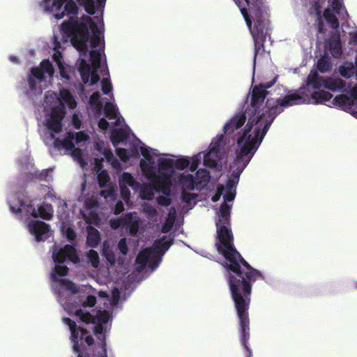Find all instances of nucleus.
Returning a JSON list of instances; mask_svg holds the SVG:
<instances>
[{
    "mask_svg": "<svg viewBox=\"0 0 357 357\" xmlns=\"http://www.w3.org/2000/svg\"><path fill=\"white\" fill-rule=\"evenodd\" d=\"M120 184L123 186H129L133 189H137L139 184L134 178L132 175L128 172H123L120 178Z\"/></svg>",
    "mask_w": 357,
    "mask_h": 357,
    "instance_id": "obj_33",
    "label": "nucleus"
},
{
    "mask_svg": "<svg viewBox=\"0 0 357 357\" xmlns=\"http://www.w3.org/2000/svg\"><path fill=\"white\" fill-rule=\"evenodd\" d=\"M41 68L43 70H44V74L47 73L50 76H52L54 74V68L52 63L48 59H44L40 63Z\"/></svg>",
    "mask_w": 357,
    "mask_h": 357,
    "instance_id": "obj_46",
    "label": "nucleus"
},
{
    "mask_svg": "<svg viewBox=\"0 0 357 357\" xmlns=\"http://www.w3.org/2000/svg\"><path fill=\"white\" fill-rule=\"evenodd\" d=\"M102 351L98 352L97 356L98 357H108L107 356V344H106V340H105V337L103 336V341L102 344Z\"/></svg>",
    "mask_w": 357,
    "mask_h": 357,
    "instance_id": "obj_64",
    "label": "nucleus"
},
{
    "mask_svg": "<svg viewBox=\"0 0 357 357\" xmlns=\"http://www.w3.org/2000/svg\"><path fill=\"white\" fill-rule=\"evenodd\" d=\"M166 177L154 173L151 179V184L155 191L162 192L165 195H169L172 185L171 178H166Z\"/></svg>",
    "mask_w": 357,
    "mask_h": 357,
    "instance_id": "obj_17",
    "label": "nucleus"
},
{
    "mask_svg": "<svg viewBox=\"0 0 357 357\" xmlns=\"http://www.w3.org/2000/svg\"><path fill=\"white\" fill-rule=\"evenodd\" d=\"M66 237L70 242L73 241L76 238L77 234L72 227H68L66 229Z\"/></svg>",
    "mask_w": 357,
    "mask_h": 357,
    "instance_id": "obj_59",
    "label": "nucleus"
},
{
    "mask_svg": "<svg viewBox=\"0 0 357 357\" xmlns=\"http://www.w3.org/2000/svg\"><path fill=\"white\" fill-rule=\"evenodd\" d=\"M250 303L234 306L239 321V331L241 333V344L246 351L245 357H252V351L248 346L250 339V319L249 308Z\"/></svg>",
    "mask_w": 357,
    "mask_h": 357,
    "instance_id": "obj_9",
    "label": "nucleus"
},
{
    "mask_svg": "<svg viewBox=\"0 0 357 357\" xmlns=\"http://www.w3.org/2000/svg\"><path fill=\"white\" fill-rule=\"evenodd\" d=\"M244 1L252 15L254 22L268 20L262 0H244Z\"/></svg>",
    "mask_w": 357,
    "mask_h": 357,
    "instance_id": "obj_15",
    "label": "nucleus"
},
{
    "mask_svg": "<svg viewBox=\"0 0 357 357\" xmlns=\"http://www.w3.org/2000/svg\"><path fill=\"white\" fill-rule=\"evenodd\" d=\"M169 195H161L157 198L158 204L160 206H168L171 204L172 200Z\"/></svg>",
    "mask_w": 357,
    "mask_h": 357,
    "instance_id": "obj_55",
    "label": "nucleus"
},
{
    "mask_svg": "<svg viewBox=\"0 0 357 357\" xmlns=\"http://www.w3.org/2000/svg\"><path fill=\"white\" fill-rule=\"evenodd\" d=\"M328 3L332 7L333 11L342 19H344L349 16L346 8L343 6L342 0H328Z\"/></svg>",
    "mask_w": 357,
    "mask_h": 357,
    "instance_id": "obj_29",
    "label": "nucleus"
},
{
    "mask_svg": "<svg viewBox=\"0 0 357 357\" xmlns=\"http://www.w3.org/2000/svg\"><path fill=\"white\" fill-rule=\"evenodd\" d=\"M100 95L98 91L93 93L89 98V102L91 105L96 107L98 111H100L102 107V103L100 101Z\"/></svg>",
    "mask_w": 357,
    "mask_h": 357,
    "instance_id": "obj_43",
    "label": "nucleus"
},
{
    "mask_svg": "<svg viewBox=\"0 0 357 357\" xmlns=\"http://www.w3.org/2000/svg\"><path fill=\"white\" fill-rule=\"evenodd\" d=\"M64 117V112L60 108H54L52 109L50 119L56 120L59 121H61Z\"/></svg>",
    "mask_w": 357,
    "mask_h": 357,
    "instance_id": "obj_50",
    "label": "nucleus"
},
{
    "mask_svg": "<svg viewBox=\"0 0 357 357\" xmlns=\"http://www.w3.org/2000/svg\"><path fill=\"white\" fill-rule=\"evenodd\" d=\"M118 248L123 255L128 253V245L126 239L125 238H121L118 243Z\"/></svg>",
    "mask_w": 357,
    "mask_h": 357,
    "instance_id": "obj_58",
    "label": "nucleus"
},
{
    "mask_svg": "<svg viewBox=\"0 0 357 357\" xmlns=\"http://www.w3.org/2000/svg\"><path fill=\"white\" fill-rule=\"evenodd\" d=\"M105 114L109 119H116L118 114L116 107L110 102H107L105 105Z\"/></svg>",
    "mask_w": 357,
    "mask_h": 357,
    "instance_id": "obj_39",
    "label": "nucleus"
},
{
    "mask_svg": "<svg viewBox=\"0 0 357 357\" xmlns=\"http://www.w3.org/2000/svg\"><path fill=\"white\" fill-rule=\"evenodd\" d=\"M68 138H65L63 139V148L69 151H76L79 152V149L76 148L74 143L73 142V139L75 138V133L70 132L68 133Z\"/></svg>",
    "mask_w": 357,
    "mask_h": 357,
    "instance_id": "obj_38",
    "label": "nucleus"
},
{
    "mask_svg": "<svg viewBox=\"0 0 357 357\" xmlns=\"http://www.w3.org/2000/svg\"><path fill=\"white\" fill-rule=\"evenodd\" d=\"M158 173L166 178H171L174 173L173 159L164 158L158 162Z\"/></svg>",
    "mask_w": 357,
    "mask_h": 357,
    "instance_id": "obj_20",
    "label": "nucleus"
},
{
    "mask_svg": "<svg viewBox=\"0 0 357 357\" xmlns=\"http://www.w3.org/2000/svg\"><path fill=\"white\" fill-rule=\"evenodd\" d=\"M29 75H31L33 78L39 81H43L45 78L44 70L38 67H33L31 70V74Z\"/></svg>",
    "mask_w": 357,
    "mask_h": 357,
    "instance_id": "obj_47",
    "label": "nucleus"
},
{
    "mask_svg": "<svg viewBox=\"0 0 357 357\" xmlns=\"http://www.w3.org/2000/svg\"><path fill=\"white\" fill-rule=\"evenodd\" d=\"M333 105L340 107L354 116H357V98H351L347 95L340 94L333 98Z\"/></svg>",
    "mask_w": 357,
    "mask_h": 357,
    "instance_id": "obj_12",
    "label": "nucleus"
},
{
    "mask_svg": "<svg viewBox=\"0 0 357 357\" xmlns=\"http://www.w3.org/2000/svg\"><path fill=\"white\" fill-rule=\"evenodd\" d=\"M339 73L344 78L349 79L356 74V66L352 62L345 61L339 66Z\"/></svg>",
    "mask_w": 357,
    "mask_h": 357,
    "instance_id": "obj_27",
    "label": "nucleus"
},
{
    "mask_svg": "<svg viewBox=\"0 0 357 357\" xmlns=\"http://www.w3.org/2000/svg\"><path fill=\"white\" fill-rule=\"evenodd\" d=\"M96 303V298L95 296L89 295L84 301L82 305L84 307H93Z\"/></svg>",
    "mask_w": 357,
    "mask_h": 357,
    "instance_id": "obj_56",
    "label": "nucleus"
},
{
    "mask_svg": "<svg viewBox=\"0 0 357 357\" xmlns=\"http://www.w3.org/2000/svg\"><path fill=\"white\" fill-rule=\"evenodd\" d=\"M67 0H43V7L46 12L52 13L56 19L64 17V12H60Z\"/></svg>",
    "mask_w": 357,
    "mask_h": 357,
    "instance_id": "obj_18",
    "label": "nucleus"
},
{
    "mask_svg": "<svg viewBox=\"0 0 357 357\" xmlns=\"http://www.w3.org/2000/svg\"><path fill=\"white\" fill-rule=\"evenodd\" d=\"M173 243V238L167 240L165 236L161 238L156 240L153 243L154 254L157 256V259L160 262V255H163Z\"/></svg>",
    "mask_w": 357,
    "mask_h": 357,
    "instance_id": "obj_19",
    "label": "nucleus"
},
{
    "mask_svg": "<svg viewBox=\"0 0 357 357\" xmlns=\"http://www.w3.org/2000/svg\"><path fill=\"white\" fill-rule=\"evenodd\" d=\"M216 233L215 247L225 259L223 266L229 273L227 281L234 306L250 303L252 283L262 275L236 249L230 226L218 225Z\"/></svg>",
    "mask_w": 357,
    "mask_h": 357,
    "instance_id": "obj_1",
    "label": "nucleus"
},
{
    "mask_svg": "<svg viewBox=\"0 0 357 357\" xmlns=\"http://www.w3.org/2000/svg\"><path fill=\"white\" fill-rule=\"evenodd\" d=\"M30 233L35 236L36 241H45L48 237L50 225L40 220H31L28 225Z\"/></svg>",
    "mask_w": 357,
    "mask_h": 357,
    "instance_id": "obj_14",
    "label": "nucleus"
},
{
    "mask_svg": "<svg viewBox=\"0 0 357 357\" xmlns=\"http://www.w3.org/2000/svg\"><path fill=\"white\" fill-rule=\"evenodd\" d=\"M87 257L91 264V266L94 268H97L100 263L99 255L98 252L96 250L91 249L89 251Z\"/></svg>",
    "mask_w": 357,
    "mask_h": 357,
    "instance_id": "obj_45",
    "label": "nucleus"
},
{
    "mask_svg": "<svg viewBox=\"0 0 357 357\" xmlns=\"http://www.w3.org/2000/svg\"><path fill=\"white\" fill-rule=\"evenodd\" d=\"M89 55L91 66L85 59H82L79 71L83 83L92 86L97 84L100 80V76L97 71L100 66L101 54L99 50H93L89 52Z\"/></svg>",
    "mask_w": 357,
    "mask_h": 357,
    "instance_id": "obj_6",
    "label": "nucleus"
},
{
    "mask_svg": "<svg viewBox=\"0 0 357 357\" xmlns=\"http://www.w3.org/2000/svg\"><path fill=\"white\" fill-rule=\"evenodd\" d=\"M276 77L272 81L265 83H261L258 85H255L250 93L248 100L250 98V110L252 113L256 112V108H259V105L264 104L266 97L268 95V91L276 82Z\"/></svg>",
    "mask_w": 357,
    "mask_h": 357,
    "instance_id": "obj_10",
    "label": "nucleus"
},
{
    "mask_svg": "<svg viewBox=\"0 0 357 357\" xmlns=\"http://www.w3.org/2000/svg\"><path fill=\"white\" fill-rule=\"evenodd\" d=\"M60 282L61 284L66 287V289L70 290L74 293L77 292L75 284L72 281L63 279L61 280Z\"/></svg>",
    "mask_w": 357,
    "mask_h": 357,
    "instance_id": "obj_57",
    "label": "nucleus"
},
{
    "mask_svg": "<svg viewBox=\"0 0 357 357\" xmlns=\"http://www.w3.org/2000/svg\"><path fill=\"white\" fill-rule=\"evenodd\" d=\"M104 331L105 328L102 325L98 324L94 326L93 328V333L94 334L98 337V339L101 341V344H102L103 341V336L105 337V335H104Z\"/></svg>",
    "mask_w": 357,
    "mask_h": 357,
    "instance_id": "obj_53",
    "label": "nucleus"
},
{
    "mask_svg": "<svg viewBox=\"0 0 357 357\" xmlns=\"http://www.w3.org/2000/svg\"><path fill=\"white\" fill-rule=\"evenodd\" d=\"M89 28L93 35H100V28L90 16L83 17L81 22L70 20L64 21L61 24L62 31L71 36L73 47L84 54L89 52L87 43L89 39Z\"/></svg>",
    "mask_w": 357,
    "mask_h": 357,
    "instance_id": "obj_3",
    "label": "nucleus"
},
{
    "mask_svg": "<svg viewBox=\"0 0 357 357\" xmlns=\"http://www.w3.org/2000/svg\"><path fill=\"white\" fill-rule=\"evenodd\" d=\"M63 322L66 324L71 332V341L73 343V350L77 353V357H91L87 352L82 351V342L86 343L88 346L93 344L94 340L89 332L83 328L77 327L75 321L70 318H63Z\"/></svg>",
    "mask_w": 357,
    "mask_h": 357,
    "instance_id": "obj_7",
    "label": "nucleus"
},
{
    "mask_svg": "<svg viewBox=\"0 0 357 357\" xmlns=\"http://www.w3.org/2000/svg\"><path fill=\"white\" fill-rule=\"evenodd\" d=\"M308 100L307 96L294 92L275 101L268 98L266 103L264 102L263 105H259V108H256L255 113L251 112L250 105H248L245 112L237 113L225 123L223 128L224 132L225 134L234 132L245 123L248 118V121L245 128L263 140L275 117L282 112L283 107L302 104Z\"/></svg>",
    "mask_w": 357,
    "mask_h": 357,
    "instance_id": "obj_2",
    "label": "nucleus"
},
{
    "mask_svg": "<svg viewBox=\"0 0 357 357\" xmlns=\"http://www.w3.org/2000/svg\"><path fill=\"white\" fill-rule=\"evenodd\" d=\"M261 142L262 140L245 128L236 140V157L230 165L232 173L241 176Z\"/></svg>",
    "mask_w": 357,
    "mask_h": 357,
    "instance_id": "obj_4",
    "label": "nucleus"
},
{
    "mask_svg": "<svg viewBox=\"0 0 357 357\" xmlns=\"http://www.w3.org/2000/svg\"><path fill=\"white\" fill-rule=\"evenodd\" d=\"M346 86V82L340 78L328 77L324 80V87L335 91L337 89H342Z\"/></svg>",
    "mask_w": 357,
    "mask_h": 357,
    "instance_id": "obj_28",
    "label": "nucleus"
},
{
    "mask_svg": "<svg viewBox=\"0 0 357 357\" xmlns=\"http://www.w3.org/2000/svg\"><path fill=\"white\" fill-rule=\"evenodd\" d=\"M121 195L124 200H127L130 198V192L127 186H123L120 184Z\"/></svg>",
    "mask_w": 357,
    "mask_h": 357,
    "instance_id": "obj_61",
    "label": "nucleus"
},
{
    "mask_svg": "<svg viewBox=\"0 0 357 357\" xmlns=\"http://www.w3.org/2000/svg\"><path fill=\"white\" fill-rule=\"evenodd\" d=\"M210 172L206 169H200L195 174V183L200 187L205 186L210 181Z\"/></svg>",
    "mask_w": 357,
    "mask_h": 357,
    "instance_id": "obj_31",
    "label": "nucleus"
},
{
    "mask_svg": "<svg viewBox=\"0 0 357 357\" xmlns=\"http://www.w3.org/2000/svg\"><path fill=\"white\" fill-rule=\"evenodd\" d=\"M63 7V9L62 8L60 12H64V16H69L70 20L68 21H77L76 15L78 13V8L75 1L73 0H67L65 3V6Z\"/></svg>",
    "mask_w": 357,
    "mask_h": 357,
    "instance_id": "obj_24",
    "label": "nucleus"
},
{
    "mask_svg": "<svg viewBox=\"0 0 357 357\" xmlns=\"http://www.w3.org/2000/svg\"><path fill=\"white\" fill-rule=\"evenodd\" d=\"M31 215L33 218H38L39 216L43 220H48L53 216V208L50 204L44 203L38 207V212L33 208Z\"/></svg>",
    "mask_w": 357,
    "mask_h": 357,
    "instance_id": "obj_21",
    "label": "nucleus"
},
{
    "mask_svg": "<svg viewBox=\"0 0 357 357\" xmlns=\"http://www.w3.org/2000/svg\"><path fill=\"white\" fill-rule=\"evenodd\" d=\"M102 91L104 94H109L112 89V83L108 78H103L101 86Z\"/></svg>",
    "mask_w": 357,
    "mask_h": 357,
    "instance_id": "obj_51",
    "label": "nucleus"
},
{
    "mask_svg": "<svg viewBox=\"0 0 357 357\" xmlns=\"http://www.w3.org/2000/svg\"><path fill=\"white\" fill-rule=\"evenodd\" d=\"M88 135L86 134H85L84 132H79L76 134H75V142L77 144L81 142H83V141H86L88 139Z\"/></svg>",
    "mask_w": 357,
    "mask_h": 357,
    "instance_id": "obj_62",
    "label": "nucleus"
},
{
    "mask_svg": "<svg viewBox=\"0 0 357 357\" xmlns=\"http://www.w3.org/2000/svg\"><path fill=\"white\" fill-rule=\"evenodd\" d=\"M50 169H45L42 171H36L32 174V178H36L38 181H49L50 178L51 177L50 175Z\"/></svg>",
    "mask_w": 357,
    "mask_h": 357,
    "instance_id": "obj_40",
    "label": "nucleus"
},
{
    "mask_svg": "<svg viewBox=\"0 0 357 357\" xmlns=\"http://www.w3.org/2000/svg\"><path fill=\"white\" fill-rule=\"evenodd\" d=\"M324 80L325 79H324L321 77L319 76L317 73H311L307 77L306 84L303 87H307L305 93L310 94L311 91L309 89L310 86L312 85L313 89H318L321 86H324Z\"/></svg>",
    "mask_w": 357,
    "mask_h": 357,
    "instance_id": "obj_22",
    "label": "nucleus"
},
{
    "mask_svg": "<svg viewBox=\"0 0 357 357\" xmlns=\"http://www.w3.org/2000/svg\"><path fill=\"white\" fill-rule=\"evenodd\" d=\"M75 316L78 317L80 321L86 324L95 323V317L90 312L79 309L75 311Z\"/></svg>",
    "mask_w": 357,
    "mask_h": 357,
    "instance_id": "obj_37",
    "label": "nucleus"
},
{
    "mask_svg": "<svg viewBox=\"0 0 357 357\" xmlns=\"http://www.w3.org/2000/svg\"><path fill=\"white\" fill-rule=\"evenodd\" d=\"M47 128L54 133H59L62 128L61 121L49 119L47 123Z\"/></svg>",
    "mask_w": 357,
    "mask_h": 357,
    "instance_id": "obj_41",
    "label": "nucleus"
},
{
    "mask_svg": "<svg viewBox=\"0 0 357 357\" xmlns=\"http://www.w3.org/2000/svg\"><path fill=\"white\" fill-rule=\"evenodd\" d=\"M197 197V194L186 192L185 190H183L181 192L182 201L185 203H188V204L190 203L191 201L196 199Z\"/></svg>",
    "mask_w": 357,
    "mask_h": 357,
    "instance_id": "obj_52",
    "label": "nucleus"
},
{
    "mask_svg": "<svg viewBox=\"0 0 357 357\" xmlns=\"http://www.w3.org/2000/svg\"><path fill=\"white\" fill-rule=\"evenodd\" d=\"M238 7L240 8L241 13L248 26L254 40L255 46V58L254 62L255 63L256 57L259 54L264 53V43L266 40V26L268 24V20L255 22L252 27V22L248 13L246 6H242L241 0H234Z\"/></svg>",
    "mask_w": 357,
    "mask_h": 357,
    "instance_id": "obj_5",
    "label": "nucleus"
},
{
    "mask_svg": "<svg viewBox=\"0 0 357 357\" xmlns=\"http://www.w3.org/2000/svg\"><path fill=\"white\" fill-rule=\"evenodd\" d=\"M100 242V236L98 229L93 227L87 229L86 243L91 248H96Z\"/></svg>",
    "mask_w": 357,
    "mask_h": 357,
    "instance_id": "obj_25",
    "label": "nucleus"
},
{
    "mask_svg": "<svg viewBox=\"0 0 357 357\" xmlns=\"http://www.w3.org/2000/svg\"><path fill=\"white\" fill-rule=\"evenodd\" d=\"M224 135H220L210 145V150L204 156V165L208 167H216L222 159L221 150L223 149Z\"/></svg>",
    "mask_w": 357,
    "mask_h": 357,
    "instance_id": "obj_11",
    "label": "nucleus"
},
{
    "mask_svg": "<svg viewBox=\"0 0 357 357\" xmlns=\"http://www.w3.org/2000/svg\"><path fill=\"white\" fill-rule=\"evenodd\" d=\"M230 206L226 203L221 204L219 211V220L218 222H216V226L218 225L230 226Z\"/></svg>",
    "mask_w": 357,
    "mask_h": 357,
    "instance_id": "obj_23",
    "label": "nucleus"
},
{
    "mask_svg": "<svg viewBox=\"0 0 357 357\" xmlns=\"http://www.w3.org/2000/svg\"><path fill=\"white\" fill-rule=\"evenodd\" d=\"M123 221L128 225L130 235L135 236L137 234L139 228V221L137 220H133L131 213L126 214Z\"/></svg>",
    "mask_w": 357,
    "mask_h": 357,
    "instance_id": "obj_32",
    "label": "nucleus"
},
{
    "mask_svg": "<svg viewBox=\"0 0 357 357\" xmlns=\"http://www.w3.org/2000/svg\"><path fill=\"white\" fill-rule=\"evenodd\" d=\"M101 36L98 34L93 35L91 38V45L93 48H96L100 45Z\"/></svg>",
    "mask_w": 357,
    "mask_h": 357,
    "instance_id": "obj_60",
    "label": "nucleus"
},
{
    "mask_svg": "<svg viewBox=\"0 0 357 357\" xmlns=\"http://www.w3.org/2000/svg\"><path fill=\"white\" fill-rule=\"evenodd\" d=\"M62 100L68 105L70 109H75L77 107V102L71 93L68 89H63L60 92Z\"/></svg>",
    "mask_w": 357,
    "mask_h": 357,
    "instance_id": "obj_35",
    "label": "nucleus"
},
{
    "mask_svg": "<svg viewBox=\"0 0 357 357\" xmlns=\"http://www.w3.org/2000/svg\"><path fill=\"white\" fill-rule=\"evenodd\" d=\"M72 123H73V127L75 129H77V130L80 129L81 126H82V121H81V120L79 118L77 114H74L73 115V116H72Z\"/></svg>",
    "mask_w": 357,
    "mask_h": 357,
    "instance_id": "obj_63",
    "label": "nucleus"
},
{
    "mask_svg": "<svg viewBox=\"0 0 357 357\" xmlns=\"http://www.w3.org/2000/svg\"><path fill=\"white\" fill-rule=\"evenodd\" d=\"M307 87H300L298 90L296 91L297 94L307 96L308 97L309 100L303 102L302 104H322L326 101L330 100L333 98V95L330 92L322 90L319 91H313L309 94L308 93H305Z\"/></svg>",
    "mask_w": 357,
    "mask_h": 357,
    "instance_id": "obj_13",
    "label": "nucleus"
},
{
    "mask_svg": "<svg viewBox=\"0 0 357 357\" xmlns=\"http://www.w3.org/2000/svg\"><path fill=\"white\" fill-rule=\"evenodd\" d=\"M116 153L123 162H126L130 159L129 151L128 149L124 148H116Z\"/></svg>",
    "mask_w": 357,
    "mask_h": 357,
    "instance_id": "obj_49",
    "label": "nucleus"
},
{
    "mask_svg": "<svg viewBox=\"0 0 357 357\" xmlns=\"http://www.w3.org/2000/svg\"><path fill=\"white\" fill-rule=\"evenodd\" d=\"M79 3L84 7L85 11L89 15L95 13V5L93 0H78Z\"/></svg>",
    "mask_w": 357,
    "mask_h": 357,
    "instance_id": "obj_42",
    "label": "nucleus"
},
{
    "mask_svg": "<svg viewBox=\"0 0 357 357\" xmlns=\"http://www.w3.org/2000/svg\"><path fill=\"white\" fill-rule=\"evenodd\" d=\"M329 50L333 58L338 59L341 56L342 50L340 38L337 37L330 40Z\"/></svg>",
    "mask_w": 357,
    "mask_h": 357,
    "instance_id": "obj_30",
    "label": "nucleus"
},
{
    "mask_svg": "<svg viewBox=\"0 0 357 357\" xmlns=\"http://www.w3.org/2000/svg\"><path fill=\"white\" fill-rule=\"evenodd\" d=\"M190 165V161L184 158H181L176 160H173L174 169L183 170L187 168Z\"/></svg>",
    "mask_w": 357,
    "mask_h": 357,
    "instance_id": "obj_44",
    "label": "nucleus"
},
{
    "mask_svg": "<svg viewBox=\"0 0 357 357\" xmlns=\"http://www.w3.org/2000/svg\"><path fill=\"white\" fill-rule=\"evenodd\" d=\"M317 68L322 73L331 71L332 69V63L330 58L327 56H323L319 59L317 63Z\"/></svg>",
    "mask_w": 357,
    "mask_h": 357,
    "instance_id": "obj_34",
    "label": "nucleus"
},
{
    "mask_svg": "<svg viewBox=\"0 0 357 357\" xmlns=\"http://www.w3.org/2000/svg\"><path fill=\"white\" fill-rule=\"evenodd\" d=\"M324 17L326 22L330 24L333 29H337L340 23L335 14L329 8H326L324 11Z\"/></svg>",
    "mask_w": 357,
    "mask_h": 357,
    "instance_id": "obj_36",
    "label": "nucleus"
},
{
    "mask_svg": "<svg viewBox=\"0 0 357 357\" xmlns=\"http://www.w3.org/2000/svg\"><path fill=\"white\" fill-rule=\"evenodd\" d=\"M128 134L122 128L114 129L111 132L110 141L113 146L116 147L120 142L127 140Z\"/></svg>",
    "mask_w": 357,
    "mask_h": 357,
    "instance_id": "obj_26",
    "label": "nucleus"
},
{
    "mask_svg": "<svg viewBox=\"0 0 357 357\" xmlns=\"http://www.w3.org/2000/svg\"><path fill=\"white\" fill-rule=\"evenodd\" d=\"M240 176H237L236 174L231 172L230 177L228 178L227 181V188L229 190H231L234 188L239 181Z\"/></svg>",
    "mask_w": 357,
    "mask_h": 357,
    "instance_id": "obj_48",
    "label": "nucleus"
},
{
    "mask_svg": "<svg viewBox=\"0 0 357 357\" xmlns=\"http://www.w3.org/2000/svg\"><path fill=\"white\" fill-rule=\"evenodd\" d=\"M148 262L150 263L152 268H155L159 264L157 256L154 254V250L152 248L142 250L136 257V263L140 264L142 269L145 268Z\"/></svg>",
    "mask_w": 357,
    "mask_h": 357,
    "instance_id": "obj_16",
    "label": "nucleus"
},
{
    "mask_svg": "<svg viewBox=\"0 0 357 357\" xmlns=\"http://www.w3.org/2000/svg\"><path fill=\"white\" fill-rule=\"evenodd\" d=\"M109 180V177L105 171H102L100 174H98V183L100 187H105Z\"/></svg>",
    "mask_w": 357,
    "mask_h": 357,
    "instance_id": "obj_54",
    "label": "nucleus"
},
{
    "mask_svg": "<svg viewBox=\"0 0 357 357\" xmlns=\"http://www.w3.org/2000/svg\"><path fill=\"white\" fill-rule=\"evenodd\" d=\"M52 258L56 263L54 273L61 277L66 276L68 273V268L63 264L66 259H68L74 264H77L79 261V257L75 248L68 244L59 250H56V245H54Z\"/></svg>",
    "mask_w": 357,
    "mask_h": 357,
    "instance_id": "obj_8",
    "label": "nucleus"
}]
</instances>
